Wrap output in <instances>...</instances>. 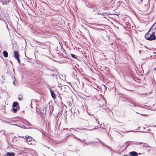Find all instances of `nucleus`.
Here are the masks:
<instances>
[{
	"mask_svg": "<svg viewBox=\"0 0 156 156\" xmlns=\"http://www.w3.org/2000/svg\"><path fill=\"white\" fill-rule=\"evenodd\" d=\"M51 151H53V150L52 149H51Z\"/></svg>",
	"mask_w": 156,
	"mask_h": 156,
	"instance_id": "c03bdc74",
	"label": "nucleus"
},
{
	"mask_svg": "<svg viewBox=\"0 0 156 156\" xmlns=\"http://www.w3.org/2000/svg\"><path fill=\"white\" fill-rule=\"evenodd\" d=\"M61 86V84H59V85L58 86V87H60Z\"/></svg>",
	"mask_w": 156,
	"mask_h": 156,
	"instance_id": "cd10ccee",
	"label": "nucleus"
},
{
	"mask_svg": "<svg viewBox=\"0 0 156 156\" xmlns=\"http://www.w3.org/2000/svg\"><path fill=\"white\" fill-rule=\"evenodd\" d=\"M154 69L156 70V67L154 68Z\"/></svg>",
	"mask_w": 156,
	"mask_h": 156,
	"instance_id": "f704fd0d",
	"label": "nucleus"
},
{
	"mask_svg": "<svg viewBox=\"0 0 156 156\" xmlns=\"http://www.w3.org/2000/svg\"><path fill=\"white\" fill-rule=\"evenodd\" d=\"M150 30H149V31H148V32H149L150 31Z\"/></svg>",
	"mask_w": 156,
	"mask_h": 156,
	"instance_id": "37998d69",
	"label": "nucleus"
},
{
	"mask_svg": "<svg viewBox=\"0 0 156 156\" xmlns=\"http://www.w3.org/2000/svg\"><path fill=\"white\" fill-rule=\"evenodd\" d=\"M78 140H79L80 141H81V142H83V143H85V142H84V140H84L83 141H82V140H80V139H78Z\"/></svg>",
	"mask_w": 156,
	"mask_h": 156,
	"instance_id": "5701e85b",
	"label": "nucleus"
},
{
	"mask_svg": "<svg viewBox=\"0 0 156 156\" xmlns=\"http://www.w3.org/2000/svg\"><path fill=\"white\" fill-rule=\"evenodd\" d=\"M70 55H71L72 56V58H73L76 59L78 60H79V59L77 58H78L77 56L76 55L74 54H70Z\"/></svg>",
	"mask_w": 156,
	"mask_h": 156,
	"instance_id": "dca6fc26",
	"label": "nucleus"
},
{
	"mask_svg": "<svg viewBox=\"0 0 156 156\" xmlns=\"http://www.w3.org/2000/svg\"><path fill=\"white\" fill-rule=\"evenodd\" d=\"M155 34H156V33L155 32H153L152 34L149 36V34L148 32L145 35V37L148 40L151 41L155 40L156 39Z\"/></svg>",
	"mask_w": 156,
	"mask_h": 156,
	"instance_id": "f257e3e1",
	"label": "nucleus"
},
{
	"mask_svg": "<svg viewBox=\"0 0 156 156\" xmlns=\"http://www.w3.org/2000/svg\"><path fill=\"white\" fill-rule=\"evenodd\" d=\"M119 14H118L116 12H115V13H112V15H118Z\"/></svg>",
	"mask_w": 156,
	"mask_h": 156,
	"instance_id": "6ab92c4d",
	"label": "nucleus"
},
{
	"mask_svg": "<svg viewBox=\"0 0 156 156\" xmlns=\"http://www.w3.org/2000/svg\"><path fill=\"white\" fill-rule=\"evenodd\" d=\"M129 105V106H132V105Z\"/></svg>",
	"mask_w": 156,
	"mask_h": 156,
	"instance_id": "ea45409f",
	"label": "nucleus"
},
{
	"mask_svg": "<svg viewBox=\"0 0 156 156\" xmlns=\"http://www.w3.org/2000/svg\"><path fill=\"white\" fill-rule=\"evenodd\" d=\"M150 151V149H149V150H148V152H149Z\"/></svg>",
	"mask_w": 156,
	"mask_h": 156,
	"instance_id": "473e14b6",
	"label": "nucleus"
},
{
	"mask_svg": "<svg viewBox=\"0 0 156 156\" xmlns=\"http://www.w3.org/2000/svg\"><path fill=\"white\" fill-rule=\"evenodd\" d=\"M96 119V121L97 122V119Z\"/></svg>",
	"mask_w": 156,
	"mask_h": 156,
	"instance_id": "a18cd8bd",
	"label": "nucleus"
},
{
	"mask_svg": "<svg viewBox=\"0 0 156 156\" xmlns=\"http://www.w3.org/2000/svg\"><path fill=\"white\" fill-rule=\"evenodd\" d=\"M156 127V125H155L154 126H149V127Z\"/></svg>",
	"mask_w": 156,
	"mask_h": 156,
	"instance_id": "b1692460",
	"label": "nucleus"
},
{
	"mask_svg": "<svg viewBox=\"0 0 156 156\" xmlns=\"http://www.w3.org/2000/svg\"><path fill=\"white\" fill-rule=\"evenodd\" d=\"M73 73L74 74L75 73H76V71L74 67H73Z\"/></svg>",
	"mask_w": 156,
	"mask_h": 156,
	"instance_id": "a211bd4d",
	"label": "nucleus"
},
{
	"mask_svg": "<svg viewBox=\"0 0 156 156\" xmlns=\"http://www.w3.org/2000/svg\"><path fill=\"white\" fill-rule=\"evenodd\" d=\"M29 124H30V125H29L30 126H31L30 124L29 123Z\"/></svg>",
	"mask_w": 156,
	"mask_h": 156,
	"instance_id": "a19ab883",
	"label": "nucleus"
},
{
	"mask_svg": "<svg viewBox=\"0 0 156 156\" xmlns=\"http://www.w3.org/2000/svg\"><path fill=\"white\" fill-rule=\"evenodd\" d=\"M143 147H150V146L149 145H148L147 144H143Z\"/></svg>",
	"mask_w": 156,
	"mask_h": 156,
	"instance_id": "f3484780",
	"label": "nucleus"
},
{
	"mask_svg": "<svg viewBox=\"0 0 156 156\" xmlns=\"http://www.w3.org/2000/svg\"><path fill=\"white\" fill-rule=\"evenodd\" d=\"M15 154L13 152H7L5 156H14Z\"/></svg>",
	"mask_w": 156,
	"mask_h": 156,
	"instance_id": "1a4fd4ad",
	"label": "nucleus"
},
{
	"mask_svg": "<svg viewBox=\"0 0 156 156\" xmlns=\"http://www.w3.org/2000/svg\"><path fill=\"white\" fill-rule=\"evenodd\" d=\"M100 89V91L101 92L103 93H105L106 90V87L104 85H101L100 88H99Z\"/></svg>",
	"mask_w": 156,
	"mask_h": 156,
	"instance_id": "0eeeda50",
	"label": "nucleus"
},
{
	"mask_svg": "<svg viewBox=\"0 0 156 156\" xmlns=\"http://www.w3.org/2000/svg\"><path fill=\"white\" fill-rule=\"evenodd\" d=\"M18 136L19 137H20V138H21V136Z\"/></svg>",
	"mask_w": 156,
	"mask_h": 156,
	"instance_id": "2f4dec72",
	"label": "nucleus"
},
{
	"mask_svg": "<svg viewBox=\"0 0 156 156\" xmlns=\"http://www.w3.org/2000/svg\"><path fill=\"white\" fill-rule=\"evenodd\" d=\"M94 129H91V130H94Z\"/></svg>",
	"mask_w": 156,
	"mask_h": 156,
	"instance_id": "4c0bfd02",
	"label": "nucleus"
},
{
	"mask_svg": "<svg viewBox=\"0 0 156 156\" xmlns=\"http://www.w3.org/2000/svg\"><path fill=\"white\" fill-rule=\"evenodd\" d=\"M129 154L131 156H138L137 153L135 151L130 152Z\"/></svg>",
	"mask_w": 156,
	"mask_h": 156,
	"instance_id": "9b49d317",
	"label": "nucleus"
},
{
	"mask_svg": "<svg viewBox=\"0 0 156 156\" xmlns=\"http://www.w3.org/2000/svg\"><path fill=\"white\" fill-rule=\"evenodd\" d=\"M52 75L53 76H54V74H52Z\"/></svg>",
	"mask_w": 156,
	"mask_h": 156,
	"instance_id": "e433bc0d",
	"label": "nucleus"
},
{
	"mask_svg": "<svg viewBox=\"0 0 156 156\" xmlns=\"http://www.w3.org/2000/svg\"><path fill=\"white\" fill-rule=\"evenodd\" d=\"M66 129H68V128H66Z\"/></svg>",
	"mask_w": 156,
	"mask_h": 156,
	"instance_id": "de8ad7c7",
	"label": "nucleus"
},
{
	"mask_svg": "<svg viewBox=\"0 0 156 156\" xmlns=\"http://www.w3.org/2000/svg\"><path fill=\"white\" fill-rule=\"evenodd\" d=\"M122 101L124 102H127L129 103H131L133 106H136V104L135 102L130 101L128 98H124L122 100Z\"/></svg>",
	"mask_w": 156,
	"mask_h": 156,
	"instance_id": "20e7f679",
	"label": "nucleus"
},
{
	"mask_svg": "<svg viewBox=\"0 0 156 156\" xmlns=\"http://www.w3.org/2000/svg\"><path fill=\"white\" fill-rule=\"evenodd\" d=\"M142 132L144 133V132Z\"/></svg>",
	"mask_w": 156,
	"mask_h": 156,
	"instance_id": "58836bf2",
	"label": "nucleus"
},
{
	"mask_svg": "<svg viewBox=\"0 0 156 156\" xmlns=\"http://www.w3.org/2000/svg\"><path fill=\"white\" fill-rule=\"evenodd\" d=\"M10 1V0H1V2L3 4H7Z\"/></svg>",
	"mask_w": 156,
	"mask_h": 156,
	"instance_id": "9d476101",
	"label": "nucleus"
},
{
	"mask_svg": "<svg viewBox=\"0 0 156 156\" xmlns=\"http://www.w3.org/2000/svg\"><path fill=\"white\" fill-rule=\"evenodd\" d=\"M86 142L87 143V144H88L89 142Z\"/></svg>",
	"mask_w": 156,
	"mask_h": 156,
	"instance_id": "79ce46f5",
	"label": "nucleus"
},
{
	"mask_svg": "<svg viewBox=\"0 0 156 156\" xmlns=\"http://www.w3.org/2000/svg\"><path fill=\"white\" fill-rule=\"evenodd\" d=\"M25 139H26V140L27 142L32 141L34 140L32 137L27 135L25 136Z\"/></svg>",
	"mask_w": 156,
	"mask_h": 156,
	"instance_id": "423d86ee",
	"label": "nucleus"
},
{
	"mask_svg": "<svg viewBox=\"0 0 156 156\" xmlns=\"http://www.w3.org/2000/svg\"><path fill=\"white\" fill-rule=\"evenodd\" d=\"M123 156H130L129 155H124Z\"/></svg>",
	"mask_w": 156,
	"mask_h": 156,
	"instance_id": "c85d7f7f",
	"label": "nucleus"
},
{
	"mask_svg": "<svg viewBox=\"0 0 156 156\" xmlns=\"http://www.w3.org/2000/svg\"><path fill=\"white\" fill-rule=\"evenodd\" d=\"M136 113L139 114V113H137V112H136Z\"/></svg>",
	"mask_w": 156,
	"mask_h": 156,
	"instance_id": "49530a36",
	"label": "nucleus"
},
{
	"mask_svg": "<svg viewBox=\"0 0 156 156\" xmlns=\"http://www.w3.org/2000/svg\"><path fill=\"white\" fill-rule=\"evenodd\" d=\"M18 98L19 99V100L20 101L22 99V98Z\"/></svg>",
	"mask_w": 156,
	"mask_h": 156,
	"instance_id": "a878e982",
	"label": "nucleus"
},
{
	"mask_svg": "<svg viewBox=\"0 0 156 156\" xmlns=\"http://www.w3.org/2000/svg\"><path fill=\"white\" fill-rule=\"evenodd\" d=\"M0 20L2 21L3 23H5V22L3 20L2 18H0Z\"/></svg>",
	"mask_w": 156,
	"mask_h": 156,
	"instance_id": "aec40b11",
	"label": "nucleus"
},
{
	"mask_svg": "<svg viewBox=\"0 0 156 156\" xmlns=\"http://www.w3.org/2000/svg\"><path fill=\"white\" fill-rule=\"evenodd\" d=\"M141 115H142V116H145V115H146L145 114H141Z\"/></svg>",
	"mask_w": 156,
	"mask_h": 156,
	"instance_id": "bb28decb",
	"label": "nucleus"
},
{
	"mask_svg": "<svg viewBox=\"0 0 156 156\" xmlns=\"http://www.w3.org/2000/svg\"><path fill=\"white\" fill-rule=\"evenodd\" d=\"M103 101H100L99 102V107H102L106 105V100H105L104 98H103Z\"/></svg>",
	"mask_w": 156,
	"mask_h": 156,
	"instance_id": "7ed1b4c3",
	"label": "nucleus"
},
{
	"mask_svg": "<svg viewBox=\"0 0 156 156\" xmlns=\"http://www.w3.org/2000/svg\"><path fill=\"white\" fill-rule=\"evenodd\" d=\"M7 27V29H8V30H9V29H8V27L7 26V27Z\"/></svg>",
	"mask_w": 156,
	"mask_h": 156,
	"instance_id": "c9c22d12",
	"label": "nucleus"
},
{
	"mask_svg": "<svg viewBox=\"0 0 156 156\" xmlns=\"http://www.w3.org/2000/svg\"><path fill=\"white\" fill-rule=\"evenodd\" d=\"M18 61V63L20 64V61L19 58H18L16 59Z\"/></svg>",
	"mask_w": 156,
	"mask_h": 156,
	"instance_id": "412c9836",
	"label": "nucleus"
},
{
	"mask_svg": "<svg viewBox=\"0 0 156 156\" xmlns=\"http://www.w3.org/2000/svg\"><path fill=\"white\" fill-rule=\"evenodd\" d=\"M95 142H97V141H90V142H89L88 144H87V142H85V144L87 145H88L90 144H93L94 143H95Z\"/></svg>",
	"mask_w": 156,
	"mask_h": 156,
	"instance_id": "2eb2a0df",
	"label": "nucleus"
},
{
	"mask_svg": "<svg viewBox=\"0 0 156 156\" xmlns=\"http://www.w3.org/2000/svg\"><path fill=\"white\" fill-rule=\"evenodd\" d=\"M3 54L5 57L6 58L8 57V53L6 51H3Z\"/></svg>",
	"mask_w": 156,
	"mask_h": 156,
	"instance_id": "ddd939ff",
	"label": "nucleus"
},
{
	"mask_svg": "<svg viewBox=\"0 0 156 156\" xmlns=\"http://www.w3.org/2000/svg\"><path fill=\"white\" fill-rule=\"evenodd\" d=\"M153 53L154 54H156V52H154Z\"/></svg>",
	"mask_w": 156,
	"mask_h": 156,
	"instance_id": "c756f323",
	"label": "nucleus"
},
{
	"mask_svg": "<svg viewBox=\"0 0 156 156\" xmlns=\"http://www.w3.org/2000/svg\"><path fill=\"white\" fill-rule=\"evenodd\" d=\"M12 107L13 108L11 109V111H13L14 113H16L17 110L20 109L18 103L17 102H15L13 103Z\"/></svg>",
	"mask_w": 156,
	"mask_h": 156,
	"instance_id": "f03ea898",
	"label": "nucleus"
},
{
	"mask_svg": "<svg viewBox=\"0 0 156 156\" xmlns=\"http://www.w3.org/2000/svg\"><path fill=\"white\" fill-rule=\"evenodd\" d=\"M98 14H100V15H101L102 16H106V15H111L112 14L111 13H110V12L108 13H104H104H98Z\"/></svg>",
	"mask_w": 156,
	"mask_h": 156,
	"instance_id": "4468645a",
	"label": "nucleus"
},
{
	"mask_svg": "<svg viewBox=\"0 0 156 156\" xmlns=\"http://www.w3.org/2000/svg\"><path fill=\"white\" fill-rule=\"evenodd\" d=\"M96 139H98V140H99V141H100V142H99V143H100L101 144H102L103 145L105 146V147H107V148H109L110 150H111V151H112V150L110 148H109V147L107 146V145H106L105 144V143L104 142H102V141H101V140H100L99 139H98V138H96Z\"/></svg>",
	"mask_w": 156,
	"mask_h": 156,
	"instance_id": "f8f14e48",
	"label": "nucleus"
},
{
	"mask_svg": "<svg viewBox=\"0 0 156 156\" xmlns=\"http://www.w3.org/2000/svg\"><path fill=\"white\" fill-rule=\"evenodd\" d=\"M46 147H47V148H48V149L50 148L49 147H48L46 146Z\"/></svg>",
	"mask_w": 156,
	"mask_h": 156,
	"instance_id": "72a5a7b5",
	"label": "nucleus"
},
{
	"mask_svg": "<svg viewBox=\"0 0 156 156\" xmlns=\"http://www.w3.org/2000/svg\"><path fill=\"white\" fill-rule=\"evenodd\" d=\"M14 56L16 59L19 58V55L18 51H14Z\"/></svg>",
	"mask_w": 156,
	"mask_h": 156,
	"instance_id": "6e6552de",
	"label": "nucleus"
},
{
	"mask_svg": "<svg viewBox=\"0 0 156 156\" xmlns=\"http://www.w3.org/2000/svg\"><path fill=\"white\" fill-rule=\"evenodd\" d=\"M21 137L24 138H25V137H24V136H22Z\"/></svg>",
	"mask_w": 156,
	"mask_h": 156,
	"instance_id": "7c9ffc66",
	"label": "nucleus"
},
{
	"mask_svg": "<svg viewBox=\"0 0 156 156\" xmlns=\"http://www.w3.org/2000/svg\"><path fill=\"white\" fill-rule=\"evenodd\" d=\"M46 108H45V110H44V109H43V112H46Z\"/></svg>",
	"mask_w": 156,
	"mask_h": 156,
	"instance_id": "393cba45",
	"label": "nucleus"
},
{
	"mask_svg": "<svg viewBox=\"0 0 156 156\" xmlns=\"http://www.w3.org/2000/svg\"><path fill=\"white\" fill-rule=\"evenodd\" d=\"M49 90L50 91L51 96L52 97V98L54 100H55L56 98V95L54 92V91L50 88H49Z\"/></svg>",
	"mask_w": 156,
	"mask_h": 156,
	"instance_id": "39448f33",
	"label": "nucleus"
},
{
	"mask_svg": "<svg viewBox=\"0 0 156 156\" xmlns=\"http://www.w3.org/2000/svg\"><path fill=\"white\" fill-rule=\"evenodd\" d=\"M16 81H13V84H14V85H16Z\"/></svg>",
	"mask_w": 156,
	"mask_h": 156,
	"instance_id": "4be33fe9",
	"label": "nucleus"
}]
</instances>
